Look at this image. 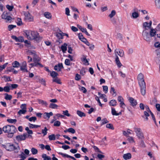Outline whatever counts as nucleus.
<instances>
[{
  "label": "nucleus",
  "instance_id": "obj_1",
  "mask_svg": "<svg viewBox=\"0 0 160 160\" xmlns=\"http://www.w3.org/2000/svg\"><path fill=\"white\" fill-rule=\"evenodd\" d=\"M26 37L29 40H33L37 42H39L42 39V37L40 36L37 32L30 30L24 31Z\"/></svg>",
  "mask_w": 160,
  "mask_h": 160
},
{
  "label": "nucleus",
  "instance_id": "obj_2",
  "mask_svg": "<svg viewBox=\"0 0 160 160\" xmlns=\"http://www.w3.org/2000/svg\"><path fill=\"white\" fill-rule=\"evenodd\" d=\"M137 78L141 93L143 96H144L146 94V83L144 79V75L140 73L138 75Z\"/></svg>",
  "mask_w": 160,
  "mask_h": 160
},
{
  "label": "nucleus",
  "instance_id": "obj_3",
  "mask_svg": "<svg viewBox=\"0 0 160 160\" xmlns=\"http://www.w3.org/2000/svg\"><path fill=\"white\" fill-rule=\"evenodd\" d=\"M3 131L5 133L8 134V137L12 138L14 133L17 131V129L15 126L13 125H7L2 128Z\"/></svg>",
  "mask_w": 160,
  "mask_h": 160
},
{
  "label": "nucleus",
  "instance_id": "obj_4",
  "mask_svg": "<svg viewBox=\"0 0 160 160\" xmlns=\"http://www.w3.org/2000/svg\"><path fill=\"white\" fill-rule=\"evenodd\" d=\"M149 32V30H143L142 33V36L144 40L147 42H150L151 38Z\"/></svg>",
  "mask_w": 160,
  "mask_h": 160
},
{
  "label": "nucleus",
  "instance_id": "obj_5",
  "mask_svg": "<svg viewBox=\"0 0 160 160\" xmlns=\"http://www.w3.org/2000/svg\"><path fill=\"white\" fill-rule=\"evenodd\" d=\"M134 131L136 133L137 136L140 139L144 138V137L143 133L140 128H138L136 127H134L133 128Z\"/></svg>",
  "mask_w": 160,
  "mask_h": 160
},
{
  "label": "nucleus",
  "instance_id": "obj_6",
  "mask_svg": "<svg viewBox=\"0 0 160 160\" xmlns=\"http://www.w3.org/2000/svg\"><path fill=\"white\" fill-rule=\"evenodd\" d=\"M25 16V19L29 22H32L33 21V17L28 12H23Z\"/></svg>",
  "mask_w": 160,
  "mask_h": 160
},
{
  "label": "nucleus",
  "instance_id": "obj_7",
  "mask_svg": "<svg viewBox=\"0 0 160 160\" xmlns=\"http://www.w3.org/2000/svg\"><path fill=\"white\" fill-rule=\"evenodd\" d=\"M27 134L26 133H24L23 135H18L16 137V139L18 142L24 140L27 138Z\"/></svg>",
  "mask_w": 160,
  "mask_h": 160
},
{
  "label": "nucleus",
  "instance_id": "obj_8",
  "mask_svg": "<svg viewBox=\"0 0 160 160\" xmlns=\"http://www.w3.org/2000/svg\"><path fill=\"white\" fill-rule=\"evenodd\" d=\"M114 52L116 57L118 55L120 57H122L124 55V52L121 49H116L115 50Z\"/></svg>",
  "mask_w": 160,
  "mask_h": 160
},
{
  "label": "nucleus",
  "instance_id": "obj_9",
  "mask_svg": "<svg viewBox=\"0 0 160 160\" xmlns=\"http://www.w3.org/2000/svg\"><path fill=\"white\" fill-rule=\"evenodd\" d=\"M118 100L120 102V107L122 108H124L125 105L123 102L124 99L121 96H119L118 97Z\"/></svg>",
  "mask_w": 160,
  "mask_h": 160
},
{
  "label": "nucleus",
  "instance_id": "obj_10",
  "mask_svg": "<svg viewBox=\"0 0 160 160\" xmlns=\"http://www.w3.org/2000/svg\"><path fill=\"white\" fill-rule=\"evenodd\" d=\"M129 100L130 103L131 105L133 107L136 106L137 104L136 100L132 98H130Z\"/></svg>",
  "mask_w": 160,
  "mask_h": 160
},
{
  "label": "nucleus",
  "instance_id": "obj_11",
  "mask_svg": "<svg viewBox=\"0 0 160 160\" xmlns=\"http://www.w3.org/2000/svg\"><path fill=\"white\" fill-rule=\"evenodd\" d=\"M13 148V151H14L15 152H18L20 149V148L18 143L16 144L12 145Z\"/></svg>",
  "mask_w": 160,
  "mask_h": 160
},
{
  "label": "nucleus",
  "instance_id": "obj_12",
  "mask_svg": "<svg viewBox=\"0 0 160 160\" xmlns=\"http://www.w3.org/2000/svg\"><path fill=\"white\" fill-rule=\"evenodd\" d=\"M63 68L62 64V63H59L56 65L54 67V69L57 71H60L62 68Z\"/></svg>",
  "mask_w": 160,
  "mask_h": 160
},
{
  "label": "nucleus",
  "instance_id": "obj_13",
  "mask_svg": "<svg viewBox=\"0 0 160 160\" xmlns=\"http://www.w3.org/2000/svg\"><path fill=\"white\" fill-rule=\"evenodd\" d=\"M142 26L143 28L144 29V30H148V29L151 28V27L149 26L148 22H143L142 24Z\"/></svg>",
  "mask_w": 160,
  "mask_h": 160
},
{
  "label": "nucleus",
  "instance_id": "obj_14",
  "mask_svg": "<svg viewBox=\"0 0 160 160\" xmlns=\"http://www.w3.org/2000/svg\"><path fill=\"white\" fill-rule=\"evenodd\" d=\"M81 60L84 65H89L88 60L86 59V56L84 55L81 58Z\"/></svg>",
  "mask_w": 160,
  "mask_h": 160
},
{
  "label": "nucleus",
  "instance_id": "obj_15",
  "mask_svg": "<svg viewBox=\"0 0 160 160\" xmlns=\"http://www.w3.org/2000/svg\"><path fill=\"white\" fill-rule=\"evenodd\" d=\"M123 157L125 160H128L132 158V155L130 153H128L123 154Z\"/></svg>",
  "mask_w": 160,
  "mask_h": 160
},
{
  "label": "nucleus",
  "instance_id": "obj_16",
  "mask_svg": "<svg viewBox=\"0 0 160 160\" xmlns=\"http://www.w3.org/2000/svg\"><path fill=\"white\" fill-rule=\"evenodd\" d=\"M53 115L52 112H51L49 113L45 112L43 114L44 118L45 119H48L50 116H52Z\"/></svg>",
  "mask_w": 160,
  "mask_h": 160
},
{
  "label": "nucleus",
  "instance_id": "obj_17",
  "mask_svg": "<svg viewBox=\"0 0 160 160\" xmlns=\"http://www.w3.org/2000/svg\"><path fill=\"white\" fill-rule=\"evenodd\" d=\"M139 17V14L138 12L134 11L131 15V17L133 19H136Z\"/></svg>",
  "mask_w": 160,
  "mask_h": 160
},
{
  "label": "nucleus",
  "instance_id": "obj_18",
  "mask_svg": "<svg viewBox=\"0 0 160 160\" xmlns=\"http://www.w3.org/2000/svg\"><path fill=\"white\" fill-rule=\"evenodd\" d=\"M115 62L116 64L119 68L120 67L122 66V64L120 62L118 56H117V57H116Z\"/></svg>",
  "mask_w": 160,
  "mask_h": 160
},
{
  "label": "nucleus",
  "instance_id": "obj_19",
  "mask_svg": "<svg viewBox=\"0 0 160 160\" xmlns=\"http://www.w3.org/2000/svg\"><path fill=\"white\" fill-rule=\"evenodd\" d=\"M145 108H146V109H147V111L148 112H150V113L151 114L152 116V117L153 120L155 122V123L156 122V120H155V119L154 117V115L153 114L151 111L148 107V106H145Z\"/></svg>",
  "mask_w": 160,
  "mask_h": 160
},
{
  "label": "nucleus",
  "instance_id": "obj_20",
  "mask_svg": "<svg viewBox=\"0 0 160 160\" xmlns=\"http://www.w3.org/2000/svg\"><path fill=\"white\" fill-rule=\"evenodd\" d=\"M150 35L151 37L154 36L156 34V31L155 29L152 28L150 29V31L149 32Z\"/></svg>",
  "mask_w": 160,
  "mask_h": 160
},
{
  "label": "nucleus",
  "instance_id": "obj_21",
  "mask_svg": "<svg viewBox=\"0 0 160 160\" xmlns=\"http://www.w3.org/2000/svg\"><path fill=\"white\" fill-rule=\"evenodd\" d=\"M112 113L113 115L116 116H118L121 114V112L119 113H117L115 108H112Z\"/></svg>",
  "mask_w": 160,
  "mask_h": 160
},
{
  "label": "nucleus",
  "instance_id": "obj_22",
  "mask_svg": "<svg viewBox=\"0 0 160 160\" xmlns=\"http://www.w3.org/2000/svg\"><path fill=\"white\" fill-rule=\"evenodd\" d=\"M67 44L66 43H64L61 46V48L63 53L65 52L67 50Z\"/></svg>",
  "mask_w": 160,
  "mask_h": 160
},
{
  "label": "nucleus",
  "instance_id": "obj_23",
  "mask_svg": "<svg viewBox=\"0 0 160 160\" xmlns=\"http://www.w3.org/2000/svg\"><path fill=\"white\" fill-rule=\"evenodd\" d=\"M12 65L14 68H18L20 64L18 62L16 61L12 63Z\"/></svg>",
  "mask_w": 160,
  "mask_h": 160
},
{
  "label": "nucleus",
  "instance_id": "obj_24",
  "mask_svg": "<svg viewBox=\"0 0 160 160\" xmlns=\"http://www.w3.org/2000/svg\"><path fill=\"white\" fill-rule=\"evenodd\" d=\"M77 114L80 117H85L86 114L84 112L81 111H80L78 110L77 111Z\"/></svg>",
  "mask_w": 160,
  "mask_h": 160
},
{
  "label": "nucleus",
  "instance_id": "obj_25",
  "mask_svg": "<svg viewBox=\"0 0 160 160\" xmlns=\"http://www.w3.org/2000/svg\"><path fill=\"white\" fill-rule=\"evenodd\" d=\"M28 125L30 128H36L40 127V125L33 124L30 123H29Z\"/></svg>",
  "mask_w": 160,
  "mask_h": 160
},
{
  "label": "nucleus",
  "instance_id": "obj_26",
  "mask_svg": "<svg viewBox=\"0 0 160 160\" xmlns=\"http://www.w3.org/2000/svg\"><path fill=\"white\" fill-rule=\"evenodd\" d=\"M12 147V145H7L5 147L7 150L10 151H13Z\"/></svg>",
  "mask_w": 160,
  "mask_h": 160
},
{
  "label": "nucleus",
  "instance_id": "obj_27",
  "mask_svg": "<svg viewBox=\"0 0 160 160\" xmlns=\"http://www.w3.org/2000/svg\"><path fill=\"white\" fill-rule=\"evenodd\" d=\"M52 81L53 82H56L59 84H61L62 83L58 77H56L55 78H53L52 79Z\"/></svg>",
  "mask_w": 160,
  "mask_h": 160
},
{
  "label": "nucleus",
  "instance_id": "obj_28",
  "mask_svg": "<svg viewBox=\"0 0 160 160\" xmlns=\"http://www.w3.org/2000/svg\"><path fill=\"white\" fill-rule=\"evenodd\" d=\"M5 99L6 100H11L12 98V96L11 95H9L8 93L5 94Z\"/></svg>",
  "mask_w": 160,
  "mask_h": 160
},
{
  "label": "nucleus",
  "instance_id": "obj_29",
  "mask_svg": "<svg viewBox=\"0 0 160 160\" xmlns=\"http://www.w3.org/2000/svg\"><path fill=\"white\" fill-rule=\"evenodd\" d=\"M117 102L115 100H112L109 102V104L111 106H115L116 105Z\"/></svg>",
  "mask_w": 160,
  "mask_h": 160
},
{
  "label": "nucleus",
  "instance_id": "obj_30",
  "mask_svg": "<svg viewBox=\"0 0 160 160\" xmlns=\"http://www.w3.org/2000/svg\"><path fill=\"white\" fill-rule=\"evenodd\" d=\"M58 106L55 104L51 103L50 104L49 107L52 109L57 108Z\"/></svg>",
  "mask_w": 160,
  "mask_h": 160
},
{
  "label": "nucleus",
  "instance_id": "obj_31",
  "mask_svg": "<svg viewBox=\"0 0 160 160\" xmlns=\"http://www.w3.org/2000/svg\"><path fill=\"white\" fill-rule=\"evenodd\" d=\"M20 70L22 71V72H28V70H27V67H23L21 66L20 67Z\"/></svg>",
  "mask_w": 160,
  "mask_h": 160
},
{
  "label": "nucleus",
  "instance_id": "obj_32",
  "mask_svg": "<svg viewBox=\"0 0 160 160\" xmlns=\"http://www.w3.org/2000/svg\"><path fill=\"white\" fill-rule=\"evenodd\" d=\"M50 74L51 76L53 77V78L57 77V76L58 75V74L54 71L50 73Z\"/></svg>",
  "mask_w": 160,
  "mask_h": 160
},
{
  "label": "nucleus",
  "instance_id": "obj_33",
  "mask_svg": "<svg viewBox=\"0 0 160 160\" xmlns=\"http://www.w3.org/2000/svg\"><path fill=\"white\" fill-rule=\"evenodd\" d=\"M31 66V67H32L34 66H37L38 65H39L41 67H42L43 66L40 63L37 62V63H30L29 64Z\"/></svg>",
  "mask_w": 160,
  "mask_h": 160
},
{
  "label": "nucleus",
  "instance_id": "obj_34",
  "mask_svg": "<svg viewBox=\"0 0 160 160\" xmlns=\"http://www.w3.org/2000/svg\"><path fill=\"white\" fill-rule=\"evenodd\" d=\"M155 3L156 8H160V0H155Z\"/></svg>",
  "mask_w": 160,
  "mask_h": 160
},
{
  "label": "nucleus",
  "instance_id": "obj_35",
  "mask_svg": "<svg viewBox=\"0 0 160 160\" xmlns=\"http://www.w3.org/2000/svg\"><path fill=\"white\" fill-rule=\"evenodd\" d=\"M48 131V129L46 127H45L44 129L42 130V133L43 134V136H45L47 134Z\"/></svg>",
  "mask_w": 160,
  "mask_h": 160
},
{
  "label": "nucleus",
  "instance_id": "obj_36",
  "mask_svg": "<svg viewBox=\"0 0 160 160\" xmlns=\"http://www.w3.org/2000/svg\"><path fill=\"white\" fill-rule=\"evenodd\" d=\"M44 15L47 18L50 19L51 18V15L49 12H45L44 14Z\"/></svg>",
  "mask_w": 160,
  "mask_h": 160
},
{
  "label": "nucleus",
  "instance_id": "obj_37",
  "mask_svg": "<svg viewBox=\"0 0 160 160\" xmlns=\"http://www.w3.org/2000/svg\"><path fill=\"white\" fill-rule=\"evenodd\" d=\"M3 89V91L6 92H9L10 90V86H6Z\"/></svg>",
  "mask_w": 160,
  "mask_h": 160
},
{
  "label": "nucleus",
  "instance_id": "obj_38",
  "mask_svg": "<svg viewBox=\"0 0 160 160\" xmlns=\"http://www.w3.org/2000/svg\"><path fill=\"white\" fill-rule=\"evenodd\" d=\"M116 14L115 10H113L112 11L110 14L109 15V17L111 18H112Z\"/></svg>",
  "mask_w": 160,
  "mask_h": 160
},
{
  "label": "nucleus",
  "instance_id": "obj_39",
  "mask_svg": "<svg viewBox=\"0 0 160 160\" xmlns=\"http://www.w3.org/2000/svg\"><path fill=\"white\" fill-rule=\"evenodd\" d=\"M8 64V63L7 62L2 65L0 66V72L2 71V70L5 69V68L6 67Z\"/></svg>",
  "mask_w": 160,
  "mask_h": 160
},
{
  "label": "nucleus",
  "instance_id": "obj_40",
  "mask_svg": "<svg viewBox=\"0 0 160 160\" xmlns=\"http://www.w3.org/2000/svg\"><path fill=\"white\" fill-rule=\"evenodd\" d=\"M48 138L50 140H55V136L54 134L50 135L48 136Z\"/></svg>",
  "mask_w": 160,
  "mask_h": 160
},
{
  "label": "nucleus",
  "instance_id": "obj_41",
  "mask_svg": "<svg viewBox=\"0 0 160 160\" xmlns=\"http://www.w3.org/2000/svg\"><path fill=\"white\" fill-rule=\"evenodd\" d=\"M106 127L107 128L112 130H113L114 129L113 125L111 123L107 124L106 125Z\"/></svg>",
  "mask_w": 160,
  "mask_h": 160
},
{
  "label": "nucleus",
  "instance_id": "obj_42",
  "mask_svg": "<svg viewBox=\"0 0 160 160\" xmlns=\"http://www.w3.org/2000/svg\"><path fill=\"white\" fill-rule=\"evenodd\" d=\"M81 31L85 33L88 36H90V34L87 32L86 28H82Z\"/></svg>",
  "mask_w": 160,
  "mask_h": 160
},
{
  "label": "nucleus",
  "instance_id": "obj_43",
  "mask_svg": "<svg viewBox=\"0 0 160 160\" xmlns=\"http://www.w3.org/2000/svg\"><path fill=\"white\" fill-rule=\"evenodd\" d=\"M31 151L33 155L37 154L38 152V150L34 148H32L31 149Z\"/></svg>",
  "mask_w": 160,
  "mask_h": 160
},
{
  "label": "nucleus",
  "instance_id": "obj_44",
  "mask_svg": "<svg viewBox=\"0 0 160 160\" xmlns=\"http://www.w3.org/2000/svg\"><path fill=\"white\" fill-rule=\"evenodd\" d=\"M110 92L112 93L113 95H114L115 94V96H116V92L113 87L111 88Z\"/></svg>",
  "mask_w": 160,
  "mask_h": 160
},
{
  "label": "nucleus",
  "instance_id": "obj_45",
  "mask_svg": "<svg viewBox=\"0 0 160 160\" xmlns=\"http://www.w3.org/2000/svg\"><path fill=\"white\" fill-rule=\"evenodd\" d=\"M67 131L69 132L74 134L75 132V130L72 128H70L67 130Z\"/></svg>",
  "mask_w": 160,
  "mask_h": 160
},
{
  "label": "nucleus",
  "instance_id": "obj_46",
  "mask_svg": "<svg viewBox=\"0 0 160 160\" xmlns=\"http://www.w3.org/2000/svg\"><path fill=\"white\" fill-rule=\"evenodd\" d=\"M7 121L10 123H15L17 122V120L16 119H8Z\"/></svg>",
  "mask_w": 160,
  "mask_h": 160
},
{
  "label": "nucleus",
  "instance_id": "obj_47",
  "mask_svg": "<svg viewBox=\"0 0 160 160\" xmlns=\"http://www.w3.org/2000/svg\"><path fill=\"white\" fill-rule=\"evenodd\" d=\"M26 112V110H24L21 109L19 110V111L18 112V114L21 115L22 114H24Z\"/></svg>",
  "mask_w": 160,
  "mask_h": 160
},
{
  "label": "nucleus",
  "instance_id": "obj_48",
  "mask_svg": "<svg viewBox=\"0 0 160 160\" xmlns=\"http://www.w3.org/2000/svg\"><path fill=\"white\" fill-rule=\"evenodd\" d=\"M8 15V13L7 12H4L2 14L1 17L2 19H5L6 18L7 16Z\"/></svg>",
  "mask_w": 160,
  "mask_h": 160
},
{
  "label": "nucleus",
  "instance_id": "obj_49",
  "mask_svg": "<svg viewBox=\"0 0 160 160\" xmlns=\"http://www.w3.org/2000/svg\"><path fill=\"white\" fill-rule=\"evenodd\" d=\"M19 156L21 158V160H24L26 158V157L23 152H22L21 154L19 155Z\"/></svg>",
  "mask_w": 160,
  "mask_h": 160
},
{
  "label": "nucleus",
  "instance_id": "obj_50",
  "mask_svg": "<svg viewBox=\"0 0 160 160\" xmlns=\"http://www.w3.org/2000/svg\"><path fill=\"white\" fill-rule=\"evenodd\" d=\"M61 122L58 121H57L54 122V126L56 127H59L60 125Z\"/></svg>",
  "mask_w": 160,
  "mask_h": 160
},
{
  "label": "nucleus",
  "instance_id": "obj_51",
  "mask_svg": "<svg viewBox=\"0 0 160 160\" xmlns=\"http://www.w3.org/2000/svg\"><path fill=\"white\" fill-rule=\"evenodd\" d=\"M157 102L156 98H152V100H150V103L151 105H153L155 103Z\"/></svg>",
  "mask_w": 160,
  "mask_h": 160
},
{
  "label": "nucleus",
  "instance_id": "obj_52",
  "mask_svg": "<svg viewBox=\"0 0 160 160\" xmlns=\"http://www.w3.org/2000/svg\"><path fill=\"white\" fill-rule=\"evenodd\" d=\"M128 140L130 142L132 143L134 142L133 138L132 137H128Z\"/></svg>",
  "mask_w": 160,
  "mask_h": 160
},
{
  "label": "nucleus",
  "instance_id": "obj_53",
  "mask_svg": "<svg viewBox=\"0 0 160 160\" xmlns=\"http://www.w3.org/2000/svg\"><path fill=\"white\" fill-rule=\"evenodd\" d=\"M17 24L18 25H21L22 24L21 19L19 18H17Z\"/></svg>",
  "mask_w": 160,
  "mask_h": 160
},
{
  "label": "nucleus",
  "instance_id": "obj_54",
  "mask_svg": "<svg viewBox=\"0 0 160 160\" xmlns=\"http://www.w3.org/2000/svg\"><path fill=\"white\" fill-rule=\"evenodd\" d=\"M79 89L80 90L82 91L84 93H86L87 92L86 89L83 87H81L79 88Z\"/></svg>",
  "mask_w": 160,
  "mask_h": 160
},
{
  "label": "nucleus",
  "instance_id": "obj_55",
  "mask_svg": "<svg viewBox=\"0 0 160 160\" xmlns=\"http://www.w3.org/2000/svg\"><path fill=\"white\" fill-rule=\"evenodd\" d=\"M5 19L6 20V22H10L12 20V18L10 16H9L8 15V16H7L6 18H5Z\"/></svg>",
  "mask_w": 160,
  "mask_h": 160
},
{
  "label": "nucleus",
  "instance_id": "obj_56",
  "mask_svg": "<svg viewBox=\"0 0 160 160\" xmlns=\"http://www.w3.org/2000/svg\"><path fill=\"white\" fill-rule=\"evenodd\" d=\"M39 103H41L42 104L45 105L46 106L48 105V104L46 102L42 100H39Z\"/></svg>",
  "mask_w": 160,
  "mask_h": 160
},
{
  "label": "nucleus",
  "instance_id": "obj_57",
  "mask_svg": "<svg viewBox=\"0 0 160 160\" xmlns=\"http://www.w3.org/2000/svg\"><path fill=\"white\" fill-rule=\"evenodd\" d=\"M36 119L37 118L35 117H32L28 118L30 122L33 121L34 122L35 121Z\"/></svg>",
  "mask_w": 160,
  "mask_h": 160
},
{
  "label": "nucleus",
  "instance_id": "obj_58",
  "mask_svg": "<svg viewBox=\"0 0 160 160\" xmlns=\"http://www.w3.org/2000/svg\"><path fill=\"white\" fill-rule=\"evenodd\" d=\"M81 78V77L80 75L78 74H76L75 77V79L76 80H79Z\"/></svg>",
  "mask_w": 160,
  "mask_h": 160
},
{
  "label": "nucleus",
  "instance_id": "obj_59",
  "mask_svg": "<svg viewBox=\"0 0 160 160\" xmlns=\"http://www.w3.org/2000/svg\"><path fill=\"white\" fill-rule=\"evenodd\" d=\"M103 91L105 92V93H107L108 92V87L107 86H103Z\"/></svg>",
  "mask_w": 160,
  "mask_h": 160
},
{
  "label": "nucleus",
  "instance_id": "obj_60",
  "mask_svg": "<svg viewBox=\"0 0 160 160\" xmlns=\"http://www.w3.org/2000/svg\"><path fill=\"white\" fill-rule=\"evenodd\" d=\"M108 122V121L106 119H104L103 120H102L101 121V125H104Z\"/></svg>",
  "mask_w": 160,
  "mask_h": 160
},
{
  "label": "nucleus",
  "instance_id": "obj_61",
  "mask_svg": "<svg viewBox=\"0 0 160 160\" xmlns=\"http://www.w3.org/2000/svg\"><path fill=\"white\" fill-rule=\"evenodd\" d=\"M6 8L9 11H11L13 8V7L12 6H10L9 5H7L6 6Z\"/></svg>",
  "mask_w": 160,
  "mask_h": 160
},
{
  "label": "nucleus",
  "instance_id": "obj_62",
  "mask_svg": "<svg viewBox=\"0 0 160 160\" xmlns=\"http://www.w3.org/2000/svg\"><path fill=\"white\" fill-rule=\"evenodd\" d=\"M20 108L22 109L26 110V104H22L20 106Z\"/></svg>",
  "mask_w": 160,
  "mask_h": 160
},
{
  "label": "nucleus",
  "instance_id": "obj_63",
  "mask_svg": "<svg viewBox=\"0 0 160 160\" xmlns=\"http://www.w3.org/2000/svg\"><path fill=\"white\" fill-rule=\"evenodd\" d=\"M65 64L68 66L70 65V61L69 59H66L65 61Z\"/></svg>",
  "mask_w": 160,
  "mask_h": 160
},
{
  "label": "nucleus",
  "instance_id": "obj_64",
  "mask_svg": "<svg viewBox=\"0 0 160 160\" xmlns=\"http://www.w3.org/2000/svg\"><path fill=\"white\" fill-rule=\"evenodd\" d=\"M68 111L67 110H66L65 111H63V113L65 115L68 117H69L70 116V115L68 113Z\"/></svg>",
  "mask_w": 160,
  "mask_h": 160
}]
</instances>
